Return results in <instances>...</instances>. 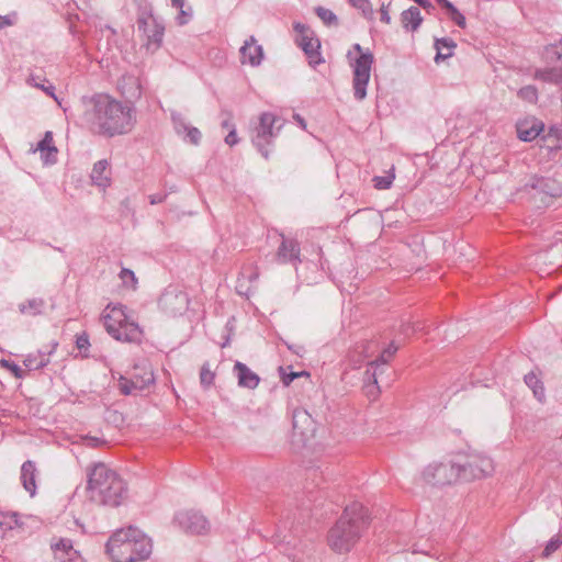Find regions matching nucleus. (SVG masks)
Segmentation results:
<instances>
[{"instance_id": "obj_63", "label": "nucleus", "mask_w": 562, "mask_h": 562, "mask_svg": "<svg viewBox=\"0 0 562 562\" xmlns=\"http://www.w3.org/2000/svg\"><path fill=\"white\" fill-rule=\"evenodd\" d=\"M348 2L355 7V8H358L359 5H362L363 2H366V0H348Z\"/></svg>"}, {"instance_id": "obj_27", "label": "nucleus", "mask_w": 562, "mask_h": 562, "mask_svg": "<svg viewBox=\"0 0 562 562\" xmlns=\"http://www.w3.org/2000/svg\"><path fill=\"white\" fill-rule=\"evenodd\" d=\"M300 45L304 53L307 55L311 66L315 67L323 61L321 53L318 52L321 44L317 40L314 41L313 38L308 37L307 34H305L301 37Z\"/></svg>"}, {"instance_id": "obj_30", "label": "nucleus", "mask_w": 562, "mask_h": 562, "mask_svg": "<svg viewBox=\"0 0 562 562\" xmlns=\"http://www.w3.org/2000/svg\"><path fill=\"white\" fill-rule=\"evenodd\" d=\"M457 47L456 42L449 37L436 38L435 48L437 50L435 61L438 64L453 55V49Z\"/></svg>"}, {"instance_id": "obj_35", "label": "nucleus", "mask_w": 562, "mask_h": 562, "mask_svg": "<svg viewBox=\"0 0 562 562\" xmlns=\"http://www.w3.org/2000/svg\"><path fill=\"white\" fill-rule=\"evenodd\" d=\"M315 13L324 22L325 25H338V18L331 10L324 7H317L315 8Z\"/></svg>"}, {"instance_id": "obj_26", "label": "nucleus", "mask_w": 562, "mask_h": 562, "mask_svg": "<svg viewBox=\"0 0 562 562\" xmlns=\"http://www.w3.org/2000/svg\"><path fill=\"white\" fill-rule=\"evenodd\" d=\"M401 23L405 31L416 32L423 23L420 10L417 7H411L401 13Z\"/></svg>"}, {"instance_id": "obj_48", "label": "nucleus", "mask_w": 562, "mask_h": 562, "mask_svg": "<svg viewBox=\"0 0 562 562\" xmlns=\"http://www.w3.org/2000/svg\"><path fill=\"white\" fill-rule=\"evenodd\" d=\"M283 344L286 346V348L292 351L294 355L299 356V357H303L304 353H305V348L304 346L302 345H296V344H290L285 340H282Z\"/></svg>"}, {"instance_id": "obj_61", "label": "nucleus", "mask_w": 562, "mask_h": 562, "mask_svg": "<svg viewBox=\"0 0 562 562\" xmlns=\"http://www.w3.org/2000/svg\"><path fill=\"white\" fill-rule=\"evenodd\" d=\"M368 342H362L360 346H357L356 348V351L357 352H366V357H368V352H367V347H368Z\"/></svg>"}, {"instance_id": "obj_8", "label": "nucleus", "mask_w": 562, "mask_h": 562, "mask_svg": "<svg viewBox=\"0 0 562 562\" xmlns=\"http://www.w3.org/2000/svg\"><path fill=\"white\" fill-rule=\"evenodd\" d=\"M422 477L431 486H445L459 481L460 472L456 462H434L424 469Z\"/></svg>"}, {"instance_id": "obj_21", "label": "nucleus", "mask_w": 562, "mask_h": 562, "mask_svg": "<svg viewBox=\"0 0 562 562\" xmlns=\"http://www.w3.org/2000/svg\"><path fill=\"white\" fill-rule=\"evenodd\" d=\"M282 241L278 248L277 259L282 262H300V245L296 240L291 238H285L281 235Z\"/></svg>"}, {"instance_id": "obj_22", "label": "nucleus", "mask_w": 562, "mask_h": 562, "mask_svg": "<svg viewBox=\"0 0 562 562\" xmlns=\"http://www.w3.org/2000/svg\"><path fill=\"white\" fill-rule=\"evenodd\" d=\"M234 372L238 380V385L249 390L258 386L260 378L257 373L251 371L245 363L236 361L234 364Z\"/></svg>"}, {"instance_id": "obj_15", "label": "nucleus", "mask_w": 562, "mask_h": 562, "mask_svg": "<svg viewBox=\"0 0 562 562\" xmlns=\"http://www.w3.org/2000/svg\"><path fill=\"white\" fill-rule=\"evenodd\" d=\"M170 116L177 135L181 136L186 142H189L192 145L200 144L202 134L199 128L188 124L183 115L177 111H171Z\"/></svg>"}, {"instance_id": "obj_10", "label": "nucleus", "mask_w": 562, "mask_h": 562, "mask_svg": "<svg viewBox=\"0 0 562 562\" xmlns=\"http://www.w3.org/2000/svg\"><path fill=\"white\" fill-rule=\"evenodd\" d=\"M137 30L146 37V47L156 52L162 44L165 26L151 13H142L137 19Z\"/></svg>"}, {"instance_id": "obj_41", "label": "nucleus", "mask_w": 562, "mask_h": 562, "mask_svg": "<svg viewBox=\"0 0 562 562\" xmlns=\"http://www.w3.org/2000/svg\"><path fill=\"white\" fill-rule=\"evenodd\" d=\"M394 178H395V176L393 173H390L384 177H374L373 178L374 187L379 190L389 189L392 186Z\"/></svg>"}, {"instance_id": "obj_24", "label": "nucleus", "mask_w": 562, "mask_h": 562, "mask_svg": "<svg viewBox=\"0 0 562 562\" xmlns=\"http://www.w3.org/2000/svg\"><path fill=\"white\" fill-rule=\"evenodd\" d=\"M90 178L92 183L100 188L105 189L110 186L111 178L106 159H101L93 165Z\"/></svg>"}, {"instance_id": "obj_34", "label": "nucleus", "mask_w": 562, "mask_h": 562, "mask_svg": "<svg viewBox=\"0 0 562 562\" xmlns=\"http://www.w3.org/2000/svg\"><path fill=\"white\" fill-rule=\"evenodd\" d=\"M525 383L532 390L535 397L542 402L544 400V387L541 381L533 372H529L524 378Z\"/></svg>"}, {"instance_id": "obj_54", "label": "nucleus", "mask_w": 562, "mask_h": 562, "mask_svg": "<svg viewBox=\"0 0 562 562\" xmlns=\"http://www.w3.org/2000/svg\"><path fill=\"white\" fill-rule=\"evenodd\" d=\"M223 120H222V127L226 128L228 131L232 130V126H235V124L232 122V114L231 113H223Z\"/></svg>"}, {"instance_id": "obj_11", "label": "nucleus", "mask_w": 562, "mask_h": 562, "mask_svg": "<svg viewBox=\"0 0 562 562\" xmlns=\"http://www.w3.org/2000/svg\"><path fill=\"white\" fill-rule=\"evenodd\" d=\"M159 306L171 316L182 315L189 307V297L186 292L169 286L161 294Z\"/></svg>"}, {"instance_id": "obj_40", "label": "nucleus", "mask_w": 562, "mask_h": 562, "mask_svg": "<svg viewBox=\"0 0 562 562\" xmlns=\"http://www.w3.org/2000/svg\"><path fill=\"white\" fill-rule=\"evenodd\" d=\"M289 369H291V367H289ZM288 368H283V367H280L279 368V372H280V376H281V381L282 383L288 386L290 385V383L292 381H294L296 378L301 376V375H304L306 374L307 375V372L305 371H302V372H294V371H290L289 373L286 372Z\"/></svg>"}, {"instance_id": "obj_33", "label": "nucleus", "mask_w": 562, "mask_h": 562, "mask_svg": "<svg viewBox=\"0 0 562 562\" xmlns=\"http://www.w3.org/2000/svg\"><path fill=\"white\" fill-rule=\"evenodd\" d=\"M37 149L47 151L45 162L54 164L56 161L57 148L53 145L52 132H46L43 139L38 142Z\"/></svg>"}, {"instance_id": "obj_20", "label": "nucleus", "mask_w": 562, "mask_h": 562, "mask_svg": "<svg viewBox=\"0 0 562 562\" xmlns=\"http://www.w3.org/2000/svg\"><path fill=\"white\" fill-rule=\"evenodd\" d=\"M543 128L544 124L535 117L520 121L516 125L517 136L522 142L536 139Z\"/></svg>"}, {"instance_id": "obj_58", "label": "nucleus", "mask_w": 562, "mask_h": 562, "mask_svg": "<svg viewBox=\"0 0 562 562\" xmlns=\"http://www.w3.org/2000/svg\"><path fill=\"white\" fill-rule=\"evenodd\" d=\"M294 30L300 33L301 37L306 34L307 27L304 24L295 23Z\"/></svg>"}, {"instance_id": "obj_28", "label": "nucleus", "mask_w": 562, "mask_h": 562, "mask_svg": "<svg viewBox=\"0 0 562 562\" xmlns=\"http://www.w3.org/2000/svg\"><path fill=\"white\" fill-rule=\"evenodd\" d=\"M46 308V302L41 297L29 299L18 305V310L25 316H40L43 315Z\"/></svg>"}, {"instance_id": "obj_7", "label": "nucleus", "mask_w": 562, "mask_h": 562, "mask_svg": "<svg viewBox=\"0 0 562 562\" xmlns=\"http://www.w3.org/2000/svg\"><path fill=\"white\" fill-rule=\"evenodd\" d=\"M282 126L283 121L279 116L270 112L260 115L259 123L252 132L251 140L266 159L269 157L267 146L272 144Z\"/></svg>"}, {"instance_id": "obj_62", "label": "nucleus", "mask_w": 562, "mask_h": 562, "mask_svg": "<svg viewBox=\"0 0 562 562\" xmlns=\"http://www.w3.org/2000/svg\"><path fill=\"white\" fill-rule=\"evenodd\" d=\"M294 120L300 124V126H302L303 128L306 127V123H305V120L299 115V114H294Z\"/></svg>"}, {"instance_id": "obj_4", "label": "nucleus", "mask_w": 562, "mask_h": 562, "mask_svg": "<svg viewBox=\"0 0 562 562\" xmlns=\"http://www.w3.org/2000/svg\"><path fill=\"white\" fill-rule=\"evenodd\" d=\"M517 194L542 207L549 205L554 198L562 195V186L554 178L530 175L524 186L517 190Z\"/></svg>"}, {"instance_id": "obj_44", "label": "nucleus", "mask_w": 562, "mask_h": 562, "mask_svg": "<svg viewBox=\"0 0 562 562\" xmlns=\"http://www.w3.org/2000/svg\"><path fill=\"white\" fill-rule=\"evenodd\" d=\"M451 20L461 29L467 25L464 15L454 7V10L448 11Z\"/></svg>"}, {"instance_id": "obj_59", "label": "nucleus", "mask_w": 562, "mask_h": 562, "mask_svg": "<svg viewBox=\"0 0 562 562\" xmlns=\"http://www.w3.org/2000/svg\"><path fill=\"white\" fill-rule=\"evenodd\" d=\"M439 4H441L447 11L454 10L453 3H451L449 0H437Z\"/></svg>"}, {"instance_id": "obj_52", "label": "nucleus", "mask_w": 562, "mask_h": 562, "mask_svg": "<svg viewBox=\"0 0 562 562\" xmlns=\"http://www.w3.org/2000/svg\"><path fill=\"white\" fill-rule=\"evenodd\" d=\"M239 142L237 134H236V127L232 126V130L228 132L227 136L225 137V143L228 146H234Z\"/></svg>"}, {"instance_id": "obj_49", "label": "nucleus", "mask_w": 562, "mask_h": 562, "mask_svg": "<svg viewBox=\"0 0 562 562\" xmlns=\"http://www.w3.org/2000/svg\"><path fill=\"white\" fill-rule=\"evenodd\" d=\"M76 346L79 350H87L90 346L88 335L82 334L77 336Z\"/></svg>"}, {"instance_id": "obj_25", "label": "nucleus", "mask_w": 562, "mask_h": 562, "mask_svg": "<svg viewBox=\"0 0 562 562\" xmlns=\"http://www.w3.org/2000/svg\"><path fill=\"white\" fill-rule=\"evenodd\" d=\"M57 347V342L54 344L50 350L42 351L38 350L33 353H29L24 359L23 363L29 370H40L46 367L50 362V355Z\"/></svg>"}, {"instance_id": "obj_50", "label": "nucleus", "mask_w": 562, "mask_h": 562, "mask_svg": "<svg viewBox=\"0 0 562 562\" xmlns=\"http://www.w3.org/2000/svg\"><path fill=\"white\" fill-rule=\"evenodd\" d=\"M120 278L123 280L124 283H127L128 280L132 281L133 283L136 282L135 273L127 268H123L121 270Z\"/></svg>"}, {"instance_id": "obj_56", "label": "nucleus", "mask_w": 562, "mask_h": 562, "mask_svg": "<svg viewBox=\"0 0 562 562\" xmlns=\"http://www.w3.org/2000/svg\"><path fill=\"white\" fill-rule=\"evenodd\" d=\"M416 3L427 11L435 9L434 4L429 0H418Z\"/></svg>"}, {"instance_id": "obj_14", "label": "nucleus", "mask_w": 562, "mask_h": 562, "mask_svg": "<svg viewBox=\"0 0 562 562\" xmlns=\"http://www.w3.org/2000/svg\"><path fill=\"white\" fill-rule=\"evenodd\" d=\"M175 521L187 532L202 533L209 529L207 519L200 513L193 510L180 512L176 515Z\"/></svg>"}, {"instance_id": "obj_3", "label": "nucleus", "mask_w": 562, "mask_h": 562, "mask_svg": "<svg viewBox=\"0 0 562 562\" xmlns=\"http://www.w3.org/2000/svg\"><path fill=\"white\" fill-rule=\"evenodd\" d=\"M90 498L99 504L117 507L122 504L127 488L119 474L105 464H95L88 473Z\"/></svg>"}, {"instance_id": "obj_60", "label": "nucleus", "mask_w": 562, "mask_h": 562, "mask_svg": "<svg viewBox=\"0 0 562 562\" xmlns=\"http://www.w3.org/2000/svg\"><path fill=\"white\" fill-rule=\"evenodd\" d=\"M184 3H186V0H171L172 7L176 8V9H179V11L181 9H183Z\"/></svg>"}, {"instance_id": "obj_2", "label": "nucleus", "mask_w": 562, "mask_h": 562, "mask_svg": "<svg viewBox=\"0 0 562 562\" xmlns=\"http://www.w3.org/2000/svg\"><path fill=\"white\" fill-rule=\"evenodd\" d=\"M369 524V513L362 504L352 503L346 506L340 518L328 531V546L338 553L350 551Z\"/></svg>"}, {"instance_id": "obj_23", "label": "nucleus", "mask_w": 562, "mask_h": 562, "mask_svg": "<svg viewBox=\"0 0 562 562\" xmlns=\"http://www.w3.org/2000/svg\"><path fill=\"white\" fill-rule=\"evenodd\" d=\"M36 476L37 469L35 462L32 460L25 461L21 467V482L25 491L33 497L36 494Z\"/></svg>"}, {"instance_id": "obj_37", "label": "nucleus", "mask_w": 562, "mask_h": 562, "mask_svg": "<svg viewBox=\"0 0 562 562\" xmlns=\"http://www.w3.org/2000/svg\"><path fill=\"white\" fill-rule=\"evenodd\" d=\"M16 526H19L16 513H0V527L3 530H12Z\"/></svg>"}, {"instance_id": "obj_51", "label": "nucleus", "mask_w": 562, "mask_h": 562, "mask_svg": "<svg viewBox=\"0 0 562 562\" xmlns=\"http://www.w3.org/2000/svg\"><path fill=\"white\" fill-rule=\"evenodd\" d=\"M389 8H390V3L385 4V3H382L381 8H380V20L386 24H390L391 23V16H390V13H389Z\"/></svg>"}, {"instance_id": "obj_5", "label": "nucleus", "mask_w": 562, "mask_h": 562, "mask_svg": "<svg viewBox=\"0 0 562 562\" xmlns=\"http://www.w3.org/2000/svg\"><path fill=\"white\" fill-rule=\"evenodd\" d=\"M125 310L124 305L111 307L110 313L103 315L104 327L117 341L139 344L143 331L138 324L128 319Z\"/></svg>"}, {"instance_id": "obj_46", "label": "nucleus", "mask_w": 562, "mask_h": 562, "mask_svg": "<svg viewBox=\"0 0 562 562\" xmlns=\"http://www.w3.org/2000/svg\"><path fill=\"white\" fill-rule=\"evenodd\" d=\"M357 9H359L362 12V15L368 20H373L374 11L372 5L370 4L369 0H366L362 5H359Z\"/></svg>"}, {"instance_id": "obj_1", "label": "nucleus", "mask_w": 562, "mask_h": 562, "mask_svg": "<svg viewBox=\"0 0 562 562\" xmlns=\"http://www.w3.org/2000/svg\"><path fill=\"white\" fill-rule=\"evenodd\" d=\"M80 103L82 121L95 134L109 137L125 134L136 122L132 105H124L106 93L83 95Z\"/></svg>"}, {"instance_id": "obj_18", "label": "nucleus", "mask_w": 562, "mask_h": 562, "mask_svg": "<svg viewBox=\"0 0 562 562\" xmlns=\"http://www.w3.org/2000/svg\"><path fill=\"white\" fill-rule=\"evenodd\" d=\"M256 43V38L250 36L249 40L245 41L244 45L240 47L239 53L243 64H249L254 67L261 64L263 49L261 45H257Z\"/></svg>"}, {"instance_id": "obj_53", "label": "nucleus", "mask_w": 562, "mask_h": 562, "mask_svg": "<svg viewBox=\"0 0 562 562\" xmlns=\"http://www.w3.org/2000/svg\"><path fill=\"white\" fill-rule=\"evenodd\" d=\"M547 54L551 60H560L562 58V54L553 45L547 47Z\"/></svg>"}, {"instance_id": "obj_55", "label": "nucleus", "mask_w": 562, "mask_h": 562, "mask_svg": "<svg viewBox=\"0 0 562 562\" xmlns=\"http://www.w3.org/2000/svg\"><path fill=\"white\" fill-rule=\"evenodd\" d=\"M166 196H167L166 194H159V193L151 194L149 196L150 204H159L165 201Z\"/></svg>"}, {"instance_id": "obj_45", "label": "nucleus", "mask_w": 562, "mask_h": 562, "mask_svg": "<svg viewBox=\"0 0 562 562\" xmlns=\"http://www.w3.org/2000/svg\"><path fill=\"white\" fill-rule=\"evenodd\" d=\"M192 16V9L188 8V10L181 9L179 11L178 16L176 18L177 23L179 25H184L189 22L190 18Z\"/></svg>"}, {"instance_id": "obj_13", "label": "nucleus", "mask_w": 562, "mask_h": 562, "mask_svg": "<svg viewBox=\"0 0 562 562\" xmlns=\"http://www.w3.org/2000/svg\"><path fill=\"white\" fill-rule=\"evenodd\" d=\"M128 530L133 554L130 555L127 562H137L148 559L153 550L151 540L137 528L131 526Z\"/></svg>"}, {"instance_id": "obj_31", "label": "nucleus", "mask_w": 562, "mask_h": 562, "mask_svg": "<svg viewBox=\"0 0 562 562\" xmlns=\"http://www.w3.org/2000/svg\"><path fill=\"white\" fill-rule=\"evenodd\" d=\"M26 82L32 87L41 89L45 94L53 98L60 105V101L58 100V97L55 94V86L52 82H49L46 78L31 75L27 78Z\"/></svg>"}, {"instance_id": "obj_17", "label": "nucleus", "mask_w": 562, "mask_h": 562, "mask_svg": "<svg viewBox=\"0 0 562 562\" xmlns=\"http://www.w3.org/2000/svg\"><path fill=\"white\" fill-rule=\"evenodd\" d=\"M398 350V346L395 345L393 341L382 351L380 357L375 359L374 361L370 362V367L374 368L373 372L368 369L366 371V380L371 382L373 385H368V387L373 389L374 385L378 384V374L382 373L381 367L385 366L391 357L395 355V352Z\"/></svg>"}, {"instance_id": "obj_47", "label": "nucleus", "mask_w": 562, "mask_h": 562, "mask_svg": "<svg viewBox=\"0 0 562 562\" xmlns=\"http://www.w3.org/2000/svg\"><path fill=\"white\" fill-rule=\"evenodd\" d=\"M420 329L419 324H411V323H403L401 325V333L405 336H409L411 334L417 331Z\"/></svg>"}, {"instance_id": "obj_38", "label": "nucleus", "mask_w": 562, "mask_h": 562, "mask_svg": "<svg viewBox=\"0 0 562 562\" xmlns=\"http://www.w3.org/2000/svg\"><path fill=\"white\" fill-rule=\"evenodd\" d=\"M215 379V374L210 370L209 363H204L200 371V383L203 389H209Z\"/></svg>"}, {"instance_id": "obj_57", "label": "nucleus", "mask_w": 562, "mask_h": 562, "mask_svg": "<svg viewBox=\"0 0 562 562\" xmlns=\"http://www.w3.org/2000/svg\"><path fill=\"white\" fill-rule=\"evenodd\" d=\"M85 440L89 447H98L101 443V440L97 437H87Z\"/></svg>"}, {"instance_id": "obj_19", "label": "nucleus", "mask_w": 562, "mask_h": 562, "mask_svg": "<svg viewBox=\"0 0 562 562\" xmlns=\"http://www.w3.org/2000/svg\"><path fill=\"white\" fill-rule=\"evenodd\" d=\"M154 382V373L151 371H145L142 376H133L131 380L121 378L119 387L122 394L130 395L134 390L143 391Z\"/></svg>"}, {"instance_id": "obj_12", "label": "nucleus", "mask_w": 562, "mask_h": 562, "mask_svg": "<svg viewBox=\"0 0 562 562\" xmlns=\"http://www.w3.org/2000/svg\"><path fill=\"white\" fill-rule=\"evenodd\" d=\"M293 439H297L303 446L314 437L315 422L306 409L296 408L292 414Z\"/></svg>"}, {"instance_id": "obj_64", "label": "nucleus", "mask_w": 562, "mask_h": 562, "mask_svg": "<svg viewBox=\"0 0 562 562\" xmlns=\"http://www.w3.org/2000/svg\"><path fill=\"white\" fill-rule=\"evenodd\" d=\"M413 552H414V553H416V552H423V553H426L425 551H420V550H418V549H414V550H413Z\"/></svg>"}, {"instance_id": "obj_29", "label": "nucleus", "mask_w": 562, "mask_h": 562, "mask_svg": "<svg viewBox=\"0 0 562 562\" xmlns=\"http://www.w3.org/2000/svg\"><path fill=\"white\" fill-rule=\"evenodd\" d=\"M52 549L55 557L61 562H72L78 553L74 550L69 539H60L58 542L52 544Z\"/></svg>"}, {"instance_id": "obj_39", "label": "nucleus", "mask_w": 562, "mask_h": 562, "mask_svg": "<svg viewBox=\"0 0 562 562\" xmlns=\"http://www.w3.org/2000/svg\"><path fill=\"white\" fill-rule=\"evenodd\" d=\"M562 544V535L558 533L553 536L548 542L542 552V555L548 558L555 552Z\"/></svg>"}, {"instance_id": "obj_16", "label": "nucleus", "mask_w": 562, "mask_h": 562, "mask_svg": "<svg viewBox=\"0 0 562 562\" xmlns=\"http://www.w3.org/2000/svg\"><path fill=\"white\" fill-rule=\"evenodd\" d=\"M117 88L121 94L128 101L133 102L142 97V86L139 78L132 74L123 75L117 81Z\"/></svg>"}, {"instance_id": "obj_6", "label": "nucleus", "mask_w": 562, "mask_h": 562, "mask_svg": "<svg viewBox=\"0 0 562 562\" xmlns=\"http://www.w3.org/2000/svg\"><path fill=\"white\" fill-rule=\"evenodd\" d=\"M352 48L359 54V56L351 64L353 72V95L357 100L361 101L367 97V87L370 80L374 56L369 49L364 50L358 43L353 44Z\"/></svg>"}, {"instance_id": "obj_36", "label": "nucleus", "mask_w": 562, "mask_h": 562, "mask_svg": "<svg viewBox=\"0 0 562 562\" xmlns=\"http://www.w3.org/2000/svg\"><path fill=\"white\" fill-rule=\"evenodd\" d=\"M517 95L521 100H524L528 103H531V104H535L538 101V90L535 86H531V85L520 88L517 92Z\"/></svg>"}, {"instance_id": "obj_43", "label": "nucleus", "mask_w": 562, "mask_h": 562, "mask_svg": "<svg viewBox=\"0 0 562 562\" xmlns=\"http://www.w3.org/2000/svg\"><path fill=\"white\" fill-rule=\"evenodd\" d=\"M18 22V13L15 11L10 12L7 15H0V31L8 26H13Z\"/></svg>"}, {"instance_id": "obj_42", "label": "nucleus", "mask_w": 562, "mask_h": 562, "mask_svg": "<svg viewBox=\"0 0 562 562\" xmlns=\"http://www.w3.org/2000/svg\"><path fill=\"white\" fill-rule=\"evenodd\" d=\"M0 364L3 368H7L15 378L21 379L23 378V370L14 362L10 360H1Z\"/></svg>"}, {"instance_id": "obj_9", "label": "nucleus", "mask_w": 562, "mask_h": 562, "mask_svg": "<svg viewBox=\"0 0 562 562\" xmlns=\"http://www.w3.org/2000/svg\"><path fill=\"white\" fill-rule=\"evenodd\" d=\"M460 472L459 480L470 482L491 475L494 471L492 459L482 454L469 456L463 462H456Z\"/></svg>"}, {"instance_id": "obj_32", "label": "nucleus", "mask_w": 562, "mask_h": 562, "mask_svg": "<svg viewBox=\"0 0 562 562\" xmlns=\"http://www.w3.org/2000/svg\"><path fill=\"white\" fill-rule=\"evenodd\" d=\"M533 78L549 83L561 85L562 87V69L538 68L533 74Z\"/></svg>"}]
</instances>
